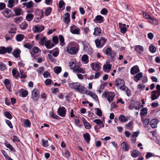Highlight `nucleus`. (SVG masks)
Returning <instances> with one entry per match:
<instances>
[{"instance_id":"obj_32","label":"nucleus","mask_w":160,"mask_h":160,"mask_svg":"<svg viewBox=\"0 0 160 160\" xmlns=\"http://www.w3.org/2000/svg\"><path fill=\"white\" fill-rule=\"evenodd\" d=\"M147 113V109L146 108H143L141 110V112L140 113L141 116H144L146 115Z\"/></svg>"},{"instance_id":"obj_57","label":"nucleus","mask_w":160,"mask_h":160,"mask_svg":"<svg viewBox=\"0 0 160 160\" xmlns=\"http://www.w3.org/2000/svg\"><path fill=\"white\" fill-rule=\"evenodd\" d=\"M14 11L15 13L17 15H19L21 14V10L19 8H15L14 9Z\"/></svg>"},{"instance_id":"obj_44","label":"nucleus","mask_w":160,"mask_h":160,"mask_svg":"<svg viewBox=\"0 0 160 160\" xmlns=\"http://www.w3.org/2000/svg\"><path fill=\"white\" fill-rule=\"evenodd\" d=\"M24 36L21 34H18L16 36V38L17 40H22L24 39Z\"/></svg>"},{"instance_id":"obj_15","label":"nucleus","mask_w":160,"mask_h":160,"mask_svg":"<svg viewBox=\"0 0 160 160\" xmlns=\"http://www.w3.org/2000/svg\"><path fill=\"white\" fill-rule=\"evenodd\" d=\"M108 97L107 99L108 101L110 102V101H112L115 96V95L114 93L112 92H108Z\"/></svg>"},{"instance_id":"obj_26","label":"nucleus","mask_w":160,"mask_h":160,"mask_svg":"<svg viewBox=\"0 0 160 160\" xmlns=\"http://www.w3.org/2000/svg\"><path fill=\"white\" fill-rule=\"evenodd\" d=\"M45 46L48 49H50L54 46V44L53 43H51L49 41H46Z\"/></svg>"},{"instance_id":"obj_22","label":"nucleus","mask_w":160,"mask_h":160,"mask_svg":"<svg viewBox=\"0 0 160 160\" xmlns=\"http://www.w3.org/2000/svg\"><path fill=\"white\" fill-rule=\"evenodd\" d=\"M116 85L117 86L119 85H122L124 84V81L122 79L120 78L116 80Z\"/></svg>"},{"instance_id":"obj_25","label":"nucleus","mask_w":160,"mask_h":160,"mask_svg":"<svg viewBox=\"0 0 160 160\" xmlns=\"http://www.w3.org/2000/svg\"><path fill=\"white\" fill-rule=\"evenodd\" d=\"M69 65L70 69L73 70L78 65H77L73 61H71L69 62Z\"/></svg>"},{"instance_id":"obj_55","label":"nucleus","mask_w":160,"mask_h":160,"mask_svg":"<svg viewBox=\"0 0 160 160\" xmlns=\"http://www.w3.org/2000/svg\"><path fill=\"white\" fill-rule=\"evenodd\" d=\"M6 48L4 47H2L0 48V53L4 54L6 53Z\"/></svg>"},{"instance_id":"obj_47","label":"nucleus","mask_w":160,"mask_h":160,"mask_svg":"<svg viewBox=\"0 0 160 160\" xmlns=\"http://www.w3.org/2000/svg\"><path fill=\"white\" fill-rule=\"evenodd\" d=\"M95 42L97 48H101L102 47L101 44L102 42H101V41H95Z\"/></svg>"},{"instance_id":"obj_6","label":"nucleus","mask_w":160,"mask_h":160,"mask_svg":"<svg viewBox=\"0 0 160 160\" xmlns=\"http://www.w3.org/2000/svg\"><path fill=\"white\" fill-rule=\"evenodd\" d=\"M82 43L83 45L84 50L88 52L89 53H91L92 49L89 46V43L85 41L82 42Z\"/></svg>"},{"instance_id":"obj_48","label":"nucleus","mask_w":160,"mask_h":160,"mask_svg":"<svg viewBox=\"0 0 160 160\" xmlns=\"http://www.w3.org/2000/svg\"><path fill=\"white\" fill-rule=\"evenodd\" d=\"M14 36V34H11L8 33L6 36V40H10L12 39Z\"/></svg>"},{"instance_id":"obj_40","label":"nucleus","mask_w":160,"mask_h":160,"mask_svg":"<svg viewBox=\"0 0 160 160\" xmlns=\"http://www.w3.org/2000/svg\"><path fill=\"white\" fill-rule=\"evenodd\" d=\"M52 9L50 7H48L45 10V14L46 16H48L51 13Z\"/></svg>"},{"instance_id":"obj_7","label":"nucleus","mask_w":160,"mask_h":160,"mask_svg":"<svg viewBox=\"0 0 160 160\" xmlns=\"http://www.w3.org/2000/svg\"><path fill=\"white\" fill-rule=\"evenodd\" d=\"M90 67L93 71H98L101 69L100 63L98 62L97 63L92 62L90 64Z\"/></svg>"},{"instance_id":"obj_3","label":"nucleus","mask_w":160,"mask_h":160,"mask_svg":"<svg viewBox=\"0 0 160 160\" xmlns=\"http://www.w3.org/2000/svg\"><path fill=\"white\" fill-rule=\"evenodd\" d=\"M66 51L70 54H75L78 51L77 48L75 47H71V44H68L67 47Z\"/></svg>"},{"instance_id":"obj_62","label":"nucleus","mask_w":160,"mask_h":160,"mask_svg":"<svg viewBox=\"0 0 160 160\" xmlns=\"http://www.w3.org/2000/svg\"><path fill=\"white\" fill-rule=\"evenodd\" d=\"M156 88L157 89L156 93H157L158 95V96H160V85L158 84L156 86Z\"/></svg>"},{"instance_id":"obj_60","label":"nucleus","mask_w":160,"mask_h":160,"mask_svg":"<svg viewBox=\"0 0 160 160\" xmlns=\"http://www.w3.org/2000/svg\"><path fill=\"white\" fill-rule=\"evenodd\" d=\"M6 122L10 128H13V126L10 121L7 120H6Z\"/></svg>"},{"instance_id":"obj_42","label":"nucleus","mask_w":160,"mask_h":160,"mask_svg":"<svg viewBox=\"0 0 160 160\" xmlns=\"http://www.w3.org/2000/svg\"><path fill=\"white\" fill-rule=\"evenodd\" d=\"M20 72L21 74L20 78H21L25 79L27 78L26 75L22 70H20Z\"/></svg>"},{"instance_id":"obj_27","label":"nucleus","mask_w":160,"mask_h":160,"mask_svg":"<svg viewBox=\"0 0 160 160\" xmlns=\"http://www.w3.org/2000/svg\"><path fill=\"white\" fill-rule=\"evenodd\" d=\"M28 26V24L26 22H24L22 23L20 25V28L23 30L26 29Z\"/></svg>"},{"instance_id":"obj_20","label":"nucleus","mask_w":160,"mask_h":160,"mask_svg":"<svg viewBox=\"0 0 160 160\" xmlns=\"http://www.w3.org/2000/svg\"><path fill=\"white\" fill-rule=\"evenodd\" d=\"M83 136L86 142L87 143H89L90 140V135L89 134L88 132H86L83 134Z\"/></svg>"},{"instance_id":"obj_50","label":"nucleus","mask_w":160,"mask_h":160,"mask_svg":"<svg viewBox=\"0 0 160 160\" xmlns=\"http://www.w3.org/2000/svg\"><path fill=\"white\" fill-rule=\"evenodd\" d=\"M5 116L7 118L11 119L12 118V116L10 113L7 111H6L5 113Z\"/></svg>"},{"instance_id":"obj_12","label":"nucleus","mask_w":160,"mask_h":160,"mask_svg":"<svg viewBox=\"0 0 160 160\" xmlns=\"http://www.w3.org/2000/svg\"><path fill=\"white\" fill-rule=\"evenodd\" d=\"M134 50L137 53L141 54L144 51V48L142 46L137 45L134 46Z\"/></svg>"},{"instance_id":"obj_10","label":"nucleus","mask_w":160,"mask_h":160,"mask_svg":"<svg viewBox=\"0 0 160 160\" xmlns=\"http://www.w3.org/2000/svg\"><path fill=\"white\" fill-rule=\"evenodd\" d=\"M94 21L98 23H102L104 21V18L101 15H98L95 17Z\"/></svg>"},{"instance_id":"obj_58","label":"nucleus","mask_w":160,"mask_h":160,"mask_svg":"<svg viewBox=\"0 0 160 160\" xmlns=\"http://www.w3.org/2000/svg\"><path fill=\"white\" fill-rule=\"evenodd\" d=\"M42 142L43 143V146L44 147H47L48 146V142L47 140L45 141L43 139L42 140Z\"/></svg>"},{"instance_id":"obj_35","label":"nucleus","mask_w":160,"mask_h":160,"mask_svg":"<svg viewBox=\"0 0 160 160\" xmlns=\"http://www.w3.org/2000/svg\"><path fill=\"white\" fill-rule=\"evenodd\" d=\"M34 18V15L32 14H28L26 16V19L28 21H31Z\"/></svg>"},{"instance_id":"obj_52","label":"nucleus","mask_w":160,"mask_h":160,"mask_svg":"<svg viewBox=\"0 0 160 160\" xmlns=\"http://www.w3.org/2000/svg\"><path fill=\"white\" fill-rule=\"evenodd\" d=\"M27 8H30L32 7L33 6V3L32 1L27 2Z\"/></svg>"},{"instance_id":"obj_54","label":"nucleus","mask_w":160,"mask_h":160,"mask_svg":"<svg viewBox=\"0 0 160 160\" xmlns=\"http://www.w3.org/2000/svg\"><path fill=\"white\" fill-rule=\"evenodd\" d=\"M5 68V65L2 62H0V70H4Z\"/></svg>"},{"instance_id":"obj_30","label":"nucleus","mask_w":160,"mask_h":160,"mask_svg":"<svg viewBox=\"0 0 160 160\" xmlns=\"http://www.w3.org/2000/svg\"><path fill=\"white\" fill-rule=\"evenodd\" d=\"M21 51L18 49L15 50L13 52V55L16 58H18L20 56Z\"/></svg>"},{"instance_id":"obj_23","label":"nucleus","mask_w":160,"mask_h":160,"mask_svg":"<svg viewBox=\"0 0 160 160\" xmlns=\"http://www.w3.org/2000/svg\"><path fill=\"white\" fill-rule=\"evenodd\" d=\"M125 127L128 129L132 131L133 128V122L130 121L128 123L126 124Z\"/></svg>"},{"instance_id":"obj_43","label":"nucleus","mask_w":160,"mask_h":160,"mask_svg":"<svg viewBox=\"0 0 160 160\" xmlns=\"http://www.w3.org/2000/svg\"><path fill=\"white\" fill-rule=\"evenodd\" d=\"M5 145L6 147L8 148L11 151H13L14 152L15 151V150L13 148L12 146L9 143H6Z\"/></svg>"},{"instance_id":"obj_9","label":"nucleus","mask_w":160,"mask_h":160,"mask_svg":"<svg viewBox=\"0 0 160 160\" xmlns=\"http://www.w3.org/2000/svg\"><path fill=\"white\" fill-rule=\"evenodd\" d=\"M73 72L77 73H81L83 74L86 73L85 69L83 68L78 65L76 66L75 68L73 70Z\"/></svg>"},{"instance_id":"obj_36","label":"nucleus","mask_w":160,"mask_h":160,"mask_svg":"<svg viewBox=\"0 0 160 160\" xmlns=\"http://www.w3.org/2000/svg\"><path fill=\"white\" fill-rule=\"evenodd\" d=\"M150 22L151 23L155 25H157L158 24V22L157 20L153 17H151L149 19Z\"/></svg>"},{"instance_id":"obj_18","label":"nucleus","mask_w":160,"mask_h":160,"mask_svg":"<svg viewBox=\"0 0 160 160\" xmlns=\"http://www.w3.org/2000/svg\"><path fill=\"white\" fill-rule=\"evenodd\" d=\"M82 62L85 64L88 63L89 62V58L88 56L84 54L82 57Z\"/></svg>"},{"instance_id":"obj_1","label":"nucleus","mask_w":160,"mask_h":160,"mask_svg":"<svg viewBox=\"0 0 160 160\" xmlns=\"http://www.w3.org/2000/svg\"><path fill=\"white\" fill-rule=\"evenodd\" d=\"M68 86L70 88L74 89L76 91L78 92L81 93H84L86 90V88L81 85L79 82L70 83Z\"/></svg>"},{"instance_id":"obj_13","label":"nucleus","mask_w":160,"mask_h":160,"mask_svg":"<svg viewBox=\"0 0 160 160\" xmlns=\"http://www.w3.org/2000/svg\"><path fill=\"white\" fill-rule=\"evenodd\" d=\"M119 28L121 33H125L127 31V28H126V24L121 23H119Z\"/></svg>"},{"instance_id":"obj_51","label":"nucleus","mask_w":160,"mask_h":160,"mask_svg":"<svg viewBox=\"0 0 160 160\" xmlns=\"http://www.w3.org/2000/svg\"><path fill=\"white\" fill-rule=\"evenodd\" d=\"M65 3L62 0H61L59 2V3L58 5V7L60 8H62V7L65 5Z\"/></svg>"},{"instance_id":"obj_29","label":"nucleus","mask_w":160,"mask_h":160,"mask_svg":"<svg viewBox=\"0 0 160 160\" xmlns=\"http://www.w3.org/2000/svg\"><path fill=\"white\" fill-rule=\"evenodd\" d=\"M140 153L139 151L137 150L133 151L131 153L132 156L133 158H136L138 157Z\"/></svg>"},{"instance_id":"obj_31","label":"nucleus","mask_w":160,"mask_h":160,"mask_svg":"<svg viewBox=\"0 0 160 160\" xmlns=\"http://www.w3.org/2000/svg\"><path fill=\"white\" fill-rule=\"evenodd\" d=\"M118 119L121 122H125L128 121V119L123 115H121L119 117Z\"/></svg>"},{"instance_id":"obj_11","label":"nucleus","mask_w":160,"mask_h":160,"mask_svg":"<svg viewBox=\"0 0 160 160\" xmlns=\"http://www.w3.org/2000/svg\"><path fill=\"white\" fill-rule=\"evenodd\" d=\"M140 70L138 66L135 65L132 67L130 69V73L132 75H134L138 72Z\"/></svg>"},{"instance_id":"obj_38","label":"nucleus","mask_w":160,"mask_h":160,"mask_svg":"<svg viewBox=\"0 0 160 160\" xmlns=\"http://www.w3.org/2000/svg\"><path fill=\"white\" fill-rule=\"evenodd\" d=\"M142 72H140L137 74L134 77V78L137 79V81L135 80L136 82L139 81L141 78L142 77Z\"/></svg>"},{"instance_id":"obj_46","label":"nucleus","mask_w":160,"mask_h":160,"mask_svg":"<svg viewBox=\"0 0 160 160\" xmlns=\"http://www.w3.org/2000/svg\"><path fill=\"white\" fill-rule=\"evenodd\" d=\"M24 124L25 126L27 127H30L31 125V122L28 119L25 120L24 122Z\"/></svg>"},{"instance_id":"obj_39","label":"nucleus","mask_w":160,"mask_h":160,"mask_svg":"<svg viewBox=\"0 0 160 160\" xmlns=\"http://www.w3.org/2000/svg\"><path fill=\"white\" fill-rule=\"evenodd\" d=\"M50 116L53 118L57 119L58 120H59L61 118L60 117H58V115H55L53 112H51L50 113Z\"/></svg>"},{"instance_id":"obj_64","label":"nucleus","mask_w":160,"mask_h":160,"mask_svg":"<svg viewBox=\"0 0 160 160\" xmlns=\"http://www.w3.org/2000/svg\"><path fill=\"white\" fill-rule=\"evenodd\" d=\"M143 16L146 18H148V19H150L151 17L148 13L146 12H144L143 13Z\"/></svg>"},{"instance_id":"obj_16","label":"nucleus","mask_w":160,"mask_h":160,"mask_svg":"<svg viewBox=\"0 0 160 160\" xmlns=\"http://www.w3.org/2000/svg\"><path fill=\"white\" fill-rule=\"evenodd\" d=\"M159 96L157 94L156 90L152 91L151 97V99L152 100H155L157 99Z\"/></svg>"},{"instance_id":"obj_8","label":"nucleus","mask_w":160,"mask_h":160,"mask_svg":"<svg viewBox=\"0 0 160 160\" xmlns=\"http://www.w3.org/2000/svg\"><path fill=\"white\" fill-rule=\"evenodd\" d=\"M71 32L73 34H78L80 33V29L75 25H72L70 27Z\"/></svg>"},{"instance_id":"obj_34","label":"nucleus","mask_w":160,"mask_h":160,"mask_svg":"<svg viewBox=\"0 0 160 160\" xmlns=\"http://www.w3.org/2000/svg\"><path fill=\"white\" fill-rule=\"evenodd\" d=\"M95 110L96 112H95V114L99 117H101L102 115V112L101 110L98 108H95Z\"/></svg>"},{"instance_id":"obj_17","label":"nucleus","mask_w":160,"mask_h":160,"mask_svg":"<svg viewBox=\"0 0 160 160\" xmlns=\"http://www.w3.org/2000/svg\"><path fill=\"white\" fill-rule=\"evenodd\" d=\"M158 123L157 120L155 118L152 119L150 122V125L153 128H155L157 127Z\"/></svg>"},{"instance_id":"obj_53","label":"nucleus","mask_w":160,"mask_h":160,"mask_svg":"<svg viewBox=\"0 0 160 160\" xmlns=\"http://www.w3.org/2000/svg\"><path fill=\"white\" fill-rule=\"evenodd\" d=\"M15 2V0H9L8 6L10 8H12L13 6V3Z\"/></svg>"},{"instance_id":"obj_63","label":"nucleus","mask_w":160,"mask_h":160,"mask_svg":"<svg viewBox=\"0 0 160 160\" xmlns=\"http://www.w3.org/2000/svg\"><path fill=\"white\" fill-rule=\"evenodd\" d=\"M85 128L87 129H89L91 127V125L88 122L84 124Z\"/></svg>"},{"instance_id":"obj_59","label":"nucleus","mask_w":160,"mask_h":160,"mask_svg":"<svg viewBox=\"0 0 160 160\" xmlns=\"http://www.w3.org/2000/svg\"><path fill=\"white\" fill-rule=\"evenodd\" d=\"M93 122H95L97 125H99L102 123V121L100 119H97L94 120Z\"/></svg>"},{"instance_id":"obj_61","label":"nucleus","mask_w":160,"mask_h":160,"mask_svg":"<svg viewBox=\"0 0 160 160\" xmlns=\"http://www.w3.org/2000/svg\"><path fill=\"white\" fill-rule=\"evenodd\" d=\"M108 10L105 8H103L101 11V13L103 15H106L108 13Z\"/></svg>"},{"instance_id":"obj_33","label":"nucleus","mask_w":160,"mask_h":160,"mask_svg":"<svg viewBox=\"0 0 160 160\" xmlns=\"http://www.w3.org/2000/svg\"><path fill=\"white\" fill-rule=\"evenodd\" d=\"M22 20V17H18L14 18V22L17 24L19 23Z\"/></svg>"},{"instance_id":"obj_41","label":"nucleus","mask_w":160,"mask_h":160,"mask_svg":"<svg viewBox=\"0 0 160 160\" xmlns=\"http://www.w3.org/2000/svg\"><path fill=\"white\" fill-rule=\"evenodd\" d=\"M33 45V44H30L29 43H27L23 45L24 47L29 49H31L32 48Z\"/></svg>"},{"instance_id":"obj_4","label":"nucleus","mask_w":160,"mask_h":160,"mask_svg":"<svg viewBox=\"0 0 160 160\" xmlns=\"http://www.w3.org/2000/svg\"><path fill=\"white\" fill-rule=\"evenodd\" d=\"M40 96L39 92L37 88H34L32 92L31 98L34 100H38Z\"/></svg>"},{"instance_id":"obj_28","label":"nucleus","mask_w":160,"mask_h":160,"mask_svg":"<svg viewBox=\"0 0 160 160\" xmlns=\"http://www.w3.org/2000/svg\"><path fill=\"white\" fill-rule=\"evenodd\" d=\"M101 29L98 27H96L94 28V31L93 33V35L97 36L101 33Z\"/></svg>"},{"instance_id":"obj_2","label":"nucleus","mask_w":160,"mask_h":160,"mask_svg":"<svg viewBox=\"0 0 160 160\" xmlns=\"http://www.w3.org/2000/svg\"><path fill=\"white\" fill-rule=\"evenodd\" d=\"M105 53L110 57L111 60L114 61L116 55V53L111 48H108L106 49Z\"/></svg>"},{"instance_id":"obj_19","label":"nucleus","mask_w":160,"mask_h":160,"mask_svg":"<svg viewBox=\"0 0 160 160\" xmlns=\"http://www.w3.org/2000/svg\"><path fill=\"white\" fill-rule=\"evenodd\" d=\"M111 65L110 64L107 63L103 66V69L105 72H109L111 70Z\"/></svg>"},{"instance_id":"obj_5","label":"nucleus","mask_w":160,"mask_h":160,"mask_svg":"<svg viewBox=\"0 0 160 160\" xmlns=\"http://www.w3.org/2000/svg\"><path fill=\"white\" fill-rule=\"evenodd\" d=\"M66 111V109L64 107H61L58 109L57 112L58 115L64 118L65 116Z\"/></svg>"},{"instance_id":"obj_45","label":"nucleus","mask_w":160,"mask_h":160,"mask_svg":"<svg viewBox=\"0 0 160 160\" xmlns=\"http://www.w3.org/2000/svg\"><path fill=\"white\" fill-rule=\"evenodd\" d=\"M149 50L152 53L155 52L156 51V48L153 45H151L149 46Z\"/></svg>"},{"instance_id":"obj_37","label":"nucleus","mask_w":160,"mask_h":160,"mask_svg":"<svg viewBox=\"0 0 160 160\" xmlns=\"http://www.w3.org/2000/svg\"><path fill=\"white\" fill-rule=\"evenodd\" d=\"M62 68L60 67H56L54 68V72L57 74H58L61 71Z\"/></svg>"},{"instance_id":"obj_14","label":"nucleus","mask_w":160,"mask_h":160,"mask_svg":"<svg viewBox=\"0 0 160 160\" xmlns=\"http://www.w3.org/2000/svg\"><path fill=\"white\" fill-rule=\"evenodd\" d=\"M44 29L43 26L38 25L34 27L33 29L34 32H41Z\"/></svg>"},{"instance_id":"obj_49","label":"nucleus","mask_w":160,"mask_h":160,"mask_svg":"<svg viewBox=\"0 0 160 160\" xmlns=\"http://www.w3.org/2000/svg\"><path fill=\"white\" fill-rule=\"evenodd\" d=\"M102 74V72L97 71L95 73L94 78V79H97Z\"/></svg>"},{"instance_id":"obj_56","label":"nucleus","mask_w":160,"mask_h":160,"mask_svg":"<svg viewBox=\"0 0 160 160\" xmlns=\"http://www.w3.org/2000/svg\"><path fill=\"white\" fill-rule=\"evenodd\" d=\"M142 121L145 126H146L149 124V120L148 118H147L143 120Z\"/></svg>"},{"instance_id":"obj_24","label":"nucleus","mask_w":160,"mask_h":160,"mask_svg":"<svg viewBox=\"0 0 160 160\" xmlns=\"http://www.w3.org/2000/svg\"><path fill=\"white\" fill-rule=\"evenodd\" d=\"M121 146L122 149L124 151H128L129 149V147L128 145L127 144L126 142H123L121 144Z\"/></svg>"},{"instance_id":"obj_21","label":"nucleus","mask_w":160,"mask_h":160,"mask_svg":"<svg viewBox=\"0 0 160 160\" xmlns=\"http://www.w3.org/2000/svg\"><path fill=\"white\" fill-rule=\"evenodd\" d=\"M3 14L6 18H9L11 16L12 12L9 9H6L4 11Z\"/></svg>"}]
</instances>
